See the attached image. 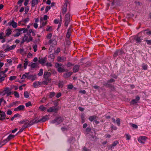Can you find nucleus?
I'll use <instances>...</instances> for the list:
<instances>
[{"instance_id":"4468645a","label":"nucleus","mask_w":151,"mask_h":151,"mask_svg":"<svg viewBox=\"0 0 151 151\" xmlns=\"http://www.w3.org/2000/svg\"><path fill=\"white\" fill-rule=\"evenodd\" d=\"M146 137L145 136H141L139 137L138 140L139 142L142 143H144L146 140Z\"/></svg>"},{"instance_id":"a19ab883","label":"nucleus","mask_w":151,"mask_h":151,"mask_svg":"<svg viewBox=\"0 0 151 151\" xmlns=\"http://www.w3.org/2000/svg\"><path fill=\"white\" fill-rule=\"evenodd\" d=\"M43 70L42 69H41L40 70L39 73H38L37 75L39 76H41L43 74Z\"/></svg>"},{"instance_id":"09e8293b","label":"nucleus","mask_w":151,"mask_h":151,"mask_svg":"<svg viewBox=\"0 0 151 151\" xmlns=\"http://www.w3.org/2000/svg\"><path fill=\"white\" fill-rule=\"evenodd\" d=\"M6 77V76H2L0 78V83L2 82L4 80L5 78Z\"/></svg>"},{"instance_id":"338daca9","label":"nucleus","mask_w":151,"mask_h":151,"mask_svg":"<svg viewBox=\"0 0 151 151\" xmlns=\"http://www.w3.org/2000/svg\"><path fill=\"white\" fill-rule=\"evenodd\" d=\"M5 93L7 94V96H9L12 94V92L8 91Z\"/></svg>"},{"instance_id":"423d86ee","label":"nucleus","mask_w":151,"mask_h":151,"mask_svg":"<svg viewBox=\"0 0 151 151\" xmlns=\"http://www.w3.org/2000/svg\"><path fill=\"white\" fill-rule=\"evenodd\" d=\"M65 25L67 27L69 23L71 20V18L70 14L68 13L65 15Z\"/></svg>"},{"instance_id":"69168bd1","label":"nucleus","mask_w":151,"mask_h":151,"mask_svg":"<svg viewBox=\"0 0 151 151\" xmlns=\"http://www.w3.org/2000/svg\"><path fill=\"white\" fill-rule=\"evenodd\" d=\"M12 111L10 110L9 109L8 110L7 112V114L9 115H11L12 114Z\"/></svg>"},{"instance_id":"cd10ccee","label":"nucleus","mask_w":151,"mask_h":151,"mask_svg":"<svg viewBox=\"0 0 151 151\" xmlns=\"http://www.w3.org/2000/svg\"><path fill=\"white\" fill-rule=\"evenodd\" d=\"M66 57H58V59L59 61L62 62L66 60Z\"/></svg>"},{"instance_id":"603ef678","label":"nucleus","mask_w":151,"mask_h":151,"mask_svg":"<svg viewBox=\"0 0 151 151\" xmlns=\"http://www.w3.org/2000/svg\"><path fill=\"white\" fill-rule=\"evenodd\" d=\"M24 0H19L17 2L18 4L20 5L19 6H21L22 3L23 2Z\"/></svg>"},{"instance_id":"6e6d98bb","label":"nucleus","mask_w":151,"mask_h":151,"mask_svg":"<svg viewBox=\"0 0 151 151\" xmlns=\"http://www.w3.org/2000/svg\"><path fill=\"white\" fill-rule=\"evenodd\" d=\"M37 45H35L33 46V48L34 49V52H36L37 51Z\"/></svg>"},{"instance_id":"c03bdc74","label":"nucleus","mask_w":151,"mask_h":151,"mask_svg":"<svg viewBox=\"0 0 151 151\" xmlns=\"http://www.w3.org/2000/svg\"><path fill=\"white\" fill-rule=\"evenodd\" d=\"M125 135L126 136L127 140H129L130 139L131 136L129 134H126Z\"/></svg>"},{"instance_id":"3c124183","label":"nucleus","mask_w":151,"mask_h":151,"mask_svg":"<svg viewBox=\"0 0 151 151\" xmlns=\"http://www.w3.org/2000/svg\"><path fill=\"white\" fill-rule=\"evenodd\" d=\"M26 106L27 107H28L32 105L31 102L30 101H29L25 104Z\"/></svg>"},{"instance_id":"0e129e2a","label":"nucleus","mask_w":151,"mask_h":151,"mask_svg":"<svg viewBox=\"0 0 151 151\" xmlns=\"http://www.w3.org/2000/svg\"><path fill=\"white\" fill-rule=\"evenodd\" d=\"M20 32H19L18 31V32H17L16 34L14 35V37H18L19 36V35H20L21 33H20Z\"/></svg>"},{"instance_id":"72a5a7b5","label":"nucleus","mask_w":151,"mask_h":151,"mask_svg":"<svg viewBox=\"0 0 151 151\" xmlns=\"http://www.w3.org/2000/svg\"><path fill=\"white\" fill-rule=\"evenodd\" d=\"M15 135H12V134H10L7 138L8 140L9 141L11 139H13Z\"/></svg>"},{"instance_id":"bf43d9fd","label":"nucleus","mask_w":151,"mask_h":151,"mask_svg":"<svg viewBox=\"0 0 151 151\" xmlns=\"http://www.w3.org/2000/svg\"><path fill=\"white\" fill-rule=\"evenodd\" d=\"M110 76L111 77L115 79H116L117 78V76L115 74H111Z\"/></svg>"},{"instance_id":"ea45409f","label":"nucleus","mask_w":151,"mask_h":151,"mask_svg":"<svg viewBox=\"0 0 151 151\" xmlns=\"http://www.w3.org/2000/svg\"><path fill=\"white\" fill-rule=\"evenodd\" d=\"M5 36H4V34L3 32L0 33V39L1 40L4 38Z\"/></svg>"},{"instance_id":"1a4fd4ad","label":"nucleus","mask_w":151,"mask_h":151,"mask_svg":"<svg viewBox=\"0 0 151 151\" xmlns=\"http://www.w3.org/2000/svg\"><path fill=\"white\" fill-rule=\"evenodd\" d=\"M68 3V1L66 0L63 6L62 12L63 14H65L66 12L67 5Z\"/></svg>"},{"instance_id":"79ce46f5","label":"nucleus","mask_w":151,"mask_h":151,"mask_svg":"<svg viewBox=\"0 0 151 151\" xmlns=\"http://www.w3.org/2000/svg\"><path fill=\"white\" fill-rule=\"evenodd\" d=\"M8 70V68H6L4 71H1V73H2V75L3 76H6V74H5V73L7 72V71Z\"/></svg>"},{"instance_id":"864d4df0","label":"nucleus","mask_w":151,"mask_h":151,"mask_svg":"<svg viewBox=\"0 0 151 151\" xmlns=\"http://www.w3.org/2000/svg\"><path fill=\"white\" fill-rule=\"evenodd\" d=\"M50 9V6H47L45 8V12H47L48 10Z\"/></svg>"},{"instance_id":"9d476101","label":"nucleus","mask_w":151,"mask_h":151,"mask_svg":"<svg viewBox=\"0 0 151 151\" xmlns=\"http://www.w3.org/2000/svg\"><path fill=\"white\" fill-rule=\"evenodd\" d=\"M6 25H9V26H12L14 28H16L17 27V23L14 22V20H12V21L9 22L7 24H6Z\"/></svg>"},{"instance_id":"dca6fc26","label":"nucleus","mask_w":151,"mask_h":151,"mask_svg":"<svg viewBox=\"0 0 151 151\" xmlns=\"http://www.w3.org/2000/svg\"><path fill=\"white\" fill-rule=\"evenodd\" d=\"M119 142L118 141H115L112 144L110 145L109 147V149H114V147L116 146L118 144Z\"/></svg>"},{"instance_id":"b1692460","label":"nucleus","mask_w":151,"mask_h":151,"mask_svg":"<svg viewBox=\"0 0 151 151\" xmlns=\"http://www.w3.org/2000/svg\"><path fill=\"white\" fill-rule=\"evenodd\" d=\"M17 30H18L19 32H21L22 31H23L22 32H21V33H24L27 32L28 30L27 29H26L25 28H23L22 29H17Z\"/></svg>"},{"instance_id":"0eeeda50","label":"nucleus","mask_w":151,"mask_h":151,"mask_svg":"<svg viewBox=\"0 0 151 151\" xmlns=\"http://www.w3.org/2000/svg\"><path fill=\"white\" fill-rule=\"evenodd\" d=\"M16 47V45H13L11 46H9L8 45H7L6 46V48L4 49V50L5 52L9 51L14 49Z\"/></svg>"},{"instance_id":"37998d69","label":"nucleus","mask_w":151,"mask_h":151,"mask_svg":"<svg viewBox=\"0 0 151 151\" xmlns=\"http://www.w3.org/2000/svg\"><path fill=\"white\" fill-rule=\"evenodd\" d=\"M24 96L25 97L28 98L29 97V96L28 94V93L27 91H25L24 93Z\"/></svg>"},{"instance_id":"a878e982","label":"nucleus","mask_w":151,"mask_h":151,"mask_svg":"<svg viewBox=\"0 0 151 151\" xmlns=\"http://www.w3.org/2000/svg\"><path fill=\"white\" fill-rule=\"evenodd\" d=\"M71 74L72 73L70 72H69L68 73L63 74V76L64 78H66L70 77Z\"/></svg>"},{"instance_id":"ddd939ff","label":"nucleus","mask_w":151,"mask_h":151,"mask_svg":"<svg viewBox=\"0 0 151 151\" xmlns=\"http://www.w3.org/2000/svg\"><path fill=\"white\" fill-rule=\"evenodd\" d=\"M124 53V51L122 50H118L115 52L114 56L115 57H116L117 55H121Z\"/></svg>"},{"instance_id":"6e6552de","label":"nucleus","mask_w":151,"mask_h":151,"mask_svg":"<svg viewBox=\"0 0 151 151\" xmlns=\"http://www.w3.org/2000/svg\"><path fill=\"white\" fill-rule=\"evenodd\" d=\"M58 109L56 108L54 106H52L50 107L47 110V111L48 112H54L56 113Z\"/></svg>"},{"instance_id":"13d9d810","label":"nucleus","mask_w":151,"mask_h":151,"mask_svg":"<svg viewBox=\"0 0 151 151\" xmlns=\"http://www.w3.org/2000/svg\"><path fill=\"white\" fill-rule=\"evenodd\" d=\"M14 95L17 98H19V93L17 91L14 92Z\"/></svg>"},{"instance_id":"052dcab7","label":"nucleus","mask_w":151,"mask_h":151,"mask_svg":"<svg viewBox=\"0 0 151 151\" xmlns=\"http://www.w3.org/2000/svg\"><path fill=\"white\" fill-rule=\"evenodd\" d=\"M29 20V18L27 17L26 19H24L23 20V22L25 23H26L27 22H28Z\"/></svg>"},{"instance_id":"20e7f679","label":"nucleus","mask_w":151,"mask_h":151,"mask_svg":"<svg viewBox=\"0 0 151 151\" xmlns=\"http://www.w3.org/2000/svg\"><path fill=\"white\" fill-rule=\"evenodd\" d=\"M115 80L112 78H110L107 80V82H103L104 85L107 86L110 88H114V86L113 85L110 84V83L114 82Z\"/></svg>"},{"instance_id":"680f3d73","label":"nucleus","mask_w":151,"mask_h":151,"mask_svg":"<svg viewBox=\"0 0 151 151\" xmlns=\"http://www.w3.org/2000/svg\"><path fill=\"white\" fill-rule=\"evenodd\" d=\"M145 41L146 42L148 45H151V40H145Z\"/></svg>"},{"instance_id":"4c0bfd02","label":"nucleus","mask_w":151,"mask_h":151,"mask_svg":"<svg viewBox=\"0 0 151 151\" xmlns=\"http://www.w3.org/2000/svg\"><path fill=\"white\" fill-rule=\"evenodd\" d=\"M18 108L19 111H21L24 109V106L23 105H21L18 107Z\"/></svg>"},{"instance_id":"a211bd4d","label":"nucleus","mask_w":151,"mask_h":151,"mask_svg":"<svg viewBox=\"0 0 151 151\" xmlns=\"http://www.w3.org/2000/svg\"><path fill=\"white\" fill-rule=\"evenodd\" d=\"M49 43L51 44V46L53 47L57 44V42L55 39L53 38L52 39L50 40Z\"/></svg>"},{"instance_id":"4be33fe9","label":"nucleus","mask_w":151,"mask_h":151,"mask_svg":"<svg viewBox=\"0 0 151 151\" xmlns=\"http://www.w3.org/2000/svg\"><path fill=\"white\" fill-rule=\"evenodd\" d=\"M72 32V29L71 27H70L68 30V32L66 34V37L69 38Z\"/></svg>"},{"instance_id":"412c9836","label":"nucleus","mask_w":151,"mask_h":151,"mask_svg":"<svg viewBox=\"0 0 151 151\" xmlns=\"http://www.w3.org/2000/svg\"><path fill=\"white\" fill-rule=\"evenodd\" d=\"M51 79H45V80L42 81L43 85H47L51 81Z\"/></svg>"},{"instance_id":"f3484780","label":"nucleus","mask_w":151,"mask_h":151,"mask_svg":"<svg viewBox=\"0 0 151 151\" xmlns=\"http://www.w3.org/2000/svg\"><path fill=\"white\" fill-rule=\"evenodd\" d=\"M51 73L50 72H44L43 77L44 79H51L50 78V76H51Z\"/></svg>"},{"instance_id":"49530a36","label":"nucleus","mask_w":151,"mask_h":151,"mask_svg":"<svg viewBox=\"0 0 151 151\" xmlns=\"http://www.w3.org/2000/svg\"><path fill=\"white\" fill-rule=\"evenodd\" d=\"M24 69H26L27 68V66L28 64V62L27 61H24Z\"/></svg>"},{"instance_id":"393cba45","label":"nucleus","mask_w":151,"mask_h":151,"mask_svg":"<svg viewBox=\"0 0 151 151\" xmlns=\"http://www.w3.org/2000/svg\"><path fill=\"white\" fill-rule=\"evenodd\" d=\"M39 64L38 63H32L31 65L29 64L28 65L29 66H31V67L32 68H35Z\"/></svg>"},{"instance_id":"473e14b6","label":"nucleus","mask_w":151,"mask_h":151,"mask_svg":"<svg viewBox=\"0 0 151 151\" xmlns=\"http://www.w3.org/2000/svg\"><path fill=\"white\" fill-rule=\"evenodd\" d=\"M18 101H16L15 102H13V103L10 104L9 105H7V107L8 108H11L14 105H16L17 103H18Z\"/></svg>"},{"instance_id":"f257e3e1","label":"nucleus","mask_w":151,"mask_h":151,"mask_svg":"<svg viewBox=\"0 0 151 151\" xmlns=\"http://www.w3.org/2000/svg\"><path fill=\"white\" fill-rule=\"evenodd\" d=\"M48 119L47 116L46 115L43 116L42 118L39 119L37 117L35 118V119L31 121V124H34L39 122H44Z\"/></svg>"},{"instance_id":"f8f14e48","label":"nucleus","mask_w":151,"mask_h":151,"mask_svg":"<svg viewBox=\"0 0 151 151\" xmlns=\"http://www.w3.org/2000/svg\"><path fill=\"white\" fill-rule=\"evenodd\" d=\"M47 58L45 57L43 58H39L38 60V62L41 64H43L45 63L46 61Z\"/></svg>"},{"instance_id":"bb28decb","label":"nucleus","mask_w":151,"mask_h":151,"mask_svg":"<svg viewBox=\"0 0 151 151\" xmlns=\"http://www.w3.org/2000/svg\"><path fill=\"white\" fill-rule=\"evenodd\" d=\"M6 31L7 32V33L6 34V36L8 37L11 35V29L9 28H8L6 30Z\"/></svg>"},{"instance_id":"4d7b16f0","label":"nucleus","mask_w":151,"mask_h":151,"mask_svg":"<svg viewBox=\"0 0 151 151\" xmlns=\"http://www.w3.org/2000/svg\"><path fill=\"white\" fill-rule=\"evenodd\" d=\"M142 67L143 69L145 70H146L147 69V66L145 64H143L142 65Z\"/></svg>"},{"instance_id":"f704fd0d","label":"nucleus","mask_w":151,"mask_h":151,"mask_svg":"<svg viewBox=\"0 0 151 151\" xmlns=\"http://www.w3.org/2000/svg\"><path fill=\"white\" fill-rule=\"evenodd\" d=\"M130 124L133 128L134 129H137V128L138 127L137 125L132 124V123H130Z\"/></svg>"},{"instance_id":"2f4dec72","label":"nucleus","mask_w":151,"mask_h":151,"mask_svg":"<svg viewBox=\"0 0 151 151\" xmlns=\"http://www.w3.org/2000/svg\"><path fill=\"white\" fill-rule=\"evenodd\" d=\"M29 74V73H25L23 75L21 79H24L26 78H27V76H28V75Z\"/></svg>"},{"instance_id":"7ed1b4c3","label":"nucleus","mask_w":151,"mask_h":151,"mask_svg":"<svg viewBox=\"0 0 151 151\" xmlns=\"http://www.w3.org/2000/svg\"><path fill=\"white\" fill-rule=\"evenodd\" d=\"M55 67L57 68L58 71L59 73H63L67 71V70L65 69L62 64H60L58 63H56L55 65Z\"/></svg>"},{"instance_id":"e433bc0d","label":"nucleus","mask_w":151,"mask_h":151,"mask_svg":"<svg viewBox=\"0 0 151 151\" xmlns=\"http://www.w3.org/2000/svg\"><path fill=\"white\" fill-rule=\"evenodd\" d=\"M33 86L35 88H37L38 87V83H37V81H36L34 82L33 83Z\"/></svg>"},{"instance_id":"c85d7f7f","label":"nucleus","mask_w":151,"mask_h":151,"mask_svg":"<svg viewBox=\"0 0 151 151\" xmlns=\"http://www.w3.org/2000/svg\"><path fill=\"white\" fill-rule=\"evenodd\" d=\"M96 116L95 115L90 116L89 117L88 119L89 120V121H90L91 122H92L95 119H96Z\"/></svg>"},{"instance_id":"f03ea898","label":"nucleus","mask_w":151,"mask_h":151,"mask_svg":"<svg viewBox=\"0 0 151 151\" xmlns=\"http://www.w3.org/2000/svg\"><path fill=\"white\" fill-rule=\"evenodd\" d=\"M63 118L61 116H58L55 118L53 120L50 122L51 124H56V125H58L62 122L64 120Z\"/></svg>"},{"instance_id":"6ab92c4d","label":"nucleus","mask_w":151,"mask_h":151,"mask_svg":"<svg viewBox=\"0 0 151 151\" xmlns=\"http://www.w3.org/2000/svg\"><path fill=\"white\" fill-rule=\"evenodd\" d=\"M143 36H136L135 37V40L136 42L137 43H140L141 42L142 40H143Z\"/></svg>"},{"instance_id":"2eb2a0df","label":"nucleus","mask_w":151,"mask_h":151,"mask_svg":"<svg viewBox=\"0 0 151 151\" xmlns=\"http://www.w3.org/2000/svg\"><path fill=\"white\" fill-rule=\"evenodd\" d=\"M112 122L114 123H116L118 126H119L120 124V120L119 118H116V119L115 120L114 118L112 119Z\"/></svg>"},{"instance_id":"a18cd8bd","label":"nucleus","mask_w":151,"mask_h":151,"mask_svg":"<svg viewBox=\"0 0 151 151\" xmlns=\"http://www.w3.org/2000/svg\"><path fill=\"white\" fill-rule=\"evenodd\" d=\"M55 93L54 92H51L50 93L49 95V97L50 98H52L55 95Z\"/></svg>"},{"instance_id":"c756f323","label":"nucleus","mask_w":151,"mask_h":151,"mask_svg":"<svg viewBox=\"0 0 151 151\" xmlns=\"http://www.w3.org/2000/svg\"><path fill=\"white\" fill-rule=\"evenodd\" d=\"M38 4V0H32V6L33 7Z\"/></svg>"},{"instance_id":"aec40b11","label":"nucleus","mask_w":151,"mask_h":151,"mask_svg":"<svg viewBox=\"0 0 151 151\" xmlns=\"http://www.w3.org/2000/svg\"><path fill=\"white\" fill-rule=\"evenodd\" d=\"M141 32L142 34H144V36L150 35L151 34V31L148 30H144Z\"/></svg>"},{"instance_id":"5fc2aeb1","label":"nucleus","mask_w":151,"mask_h":151,"mask_svg":"<svg viewBox=\"0 0 151 151\" xmlns=\"http://www.w3.org/2000/svg\"><path fill=\"white\" fill-rule=\"evenodd\" d=\"M29 10V7L28 6H27L25 9V13H24L25 14H27L28 12V11Z\"/></svg>"},{"instance_id":"774afa93","label":"nucleus","mask_w":151,"mask_h":151,"mask_svg":"<svg viewBox=\"0 0 151 151\" xmlns=\"http://www.w3.org/2000/svg\"><path fill=\"white\" fill-rule=\"evenodd\" d=\"M137 101L135 99H134L131 102L132 104H134L137 103Z\"/></svg>"},{"instance_id":"de8ad7c7","label":"nucleus","mask_w":151,"mask_h":151,"mask_svg":"<svg viewBox=\"0 0 151 151\" xmlns=\"http://www.w3.org/2000/svg\"><path fill=\"white\" fill-rule=\"evenodd\" d=\"M23 40H24L26 42H27V40H28V37L26 35H24V37L23 38Z\"/></svg>"},{"instance_id":"5701e85b","label":"nucleus","mask_w":151,"mask_h":151,"mask_svg":"<svg viewBox=\"0 0 151 151\" xmlns=\"http://www.w3.org/2000/svg\"><path fill=\"white\" fill-rule=\"evenodd\" d=\"M80 67L79 65H76L73 68V71L74 73H76L77 72L78 70Z\"/></svg>"},{"instance_id":"e2e57ef3","label":"nucleus","mask_w":151,"mask_h":151,"mask_svg":"<svg viewBox=\"0 0 151 151\" xmlns=\"http://www.w3.org/2000/svg\"><path fill=\"white\" fill-rule=\"evenodd\" d=\"M73 87V86L72 85H69L68 86V89H71Z\"/></svg>"},{"instance_id":"8fccbe9b","label":"nucleus","mask_w":151,"mask_h":151,"mask_svg":"<svg viewBox=\"0 0 151 151\" xmlns=\"http://www.w3.org/2000/svg\"><path fill=\"white\" fill-rule=\"evenodd\" d=\"M17 77L15 76H12L10 77L9 78V80L10 81H12L16 79Z\"/></svg>"},{"instance_id":"c9c22d12","label":"nucleus","mask_w":151,"mask_h":151,"mask_svg":"<svg viewBox=\"0 0 151 151\" xmlns=\"http://www.w3.org/2000/svg\"><path fill=\"white\" fill-rule=\"evenodd\" d=\"M8 141H9V140H8L7 138L6 139L3 140L1 142V144L2 143V144L1 145V146L0 147H1L3 145H4L6 143H7Z\"/></svg>"},{"instance_id":"9b49d317","label":"nucleus","mask_w":151,"mask_h":151,"mask_svg":"<svg viewBox=\"0 0 151 151\" xmlns=\"http://www.w3.org/2000/svg\"><path fill=\"white\" fill-rule=\"evenodd\" d=\"M0 120L3 121L6 118V115L4 112L0 111Z\"/></svg>"},{"instance_id":"39448f33","label":"nucleus","mask_w":151,"mask_h":151,"mask_svg":"<svg viewBox=\"0 0 151 151\" xmlns=\"http://www.w3.org/2000/svg\"><path fill=\"white\" fill-rule=\"evenodd\" d=\"M31 121L30 122H26L23 125L22 127L19 129L18 132H22L23 131H24L25 128L30 127L31 125H33L31 124Z\"/></svg>"},{"instance_id":"58836bf2","label":"nucleus","mask_w":151,"mask_h":151,"mask_svg":"<svg viewBox=\"0 0 151 151\" xmlns=\"http://www.w3.org/2000/svg\"><path fill=\"white\" fill-rule=\"evenodd\" d=\"M64 82L63 81H59L58 86L60 88H62Z\"/></svg>"},{"instance_id":"7c9ffc66","label":"nucleus","mask_w":151,"mask_h":151,"mask_svg":"<svg viewBox=\"0 0 151 151\" xmlns=\"http://www.w3.org/2000/svg\"><path fill=\"white\" fill-rule=\"evenodd\" d=\"M39 109L42 111H45L47 109V108L43 105H41L39 107Z\"/></svg>"}]
</instances>
